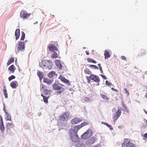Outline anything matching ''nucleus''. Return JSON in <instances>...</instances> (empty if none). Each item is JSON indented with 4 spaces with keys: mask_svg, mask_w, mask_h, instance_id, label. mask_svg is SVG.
<instances>
[{
    "mask_svg": "<svg viewBox=\"0 0 147 147\" xmlns=\"http://www.w3.org/2000/svg\"><path fill=\"white\" fill-rule=\"evenodd\" d=\"M95 138L94 137H92L89 140L92 144H93L95 141Z\"/></svg>",
    "mask_w": 147,
    "mask_h": 147,
    "instance_id": "c9c22d12",
    "label": "nucleus"
},
{
    "mask_svg": "<svg viewBox=\"0 0 147 147\" xmlns=\"http://www.w3.org/2000/svg\"><path fill=\"white\" fill-rule=\"evenodd\" d=\"M145 96L146 98H147V93L145 95Z\"/></svg>",
    "mask_w": 147,
    "mask_h": 147,
    "instance_id": "0e129e2a",
    "label": "nucleus"
},
{
    "mask_svg": "<svg viewBox=\"0 0 147 147\" xmlns=\"http://www.w3.org/2000/svg\"><path fill=\"white\" fill-rule=\"evenodd\" d=\"M129 140L128 139L125 140L124 142L122 144V147H128Z\"/></svg>",
    "mask_w": 147,
    "mask_h": 147,
    "instance_id": "412c9836",
    "label": "nucleus"
},
{
    "mask_svg": "<svg viewBox=\"0 0 147 147\" xmlns=\"http://www.w3.org/2000/svg\"><path fill=\"white\" fill-rule=\"evenodd\" d=\"M111 89L113 91H117L116 90V89H115L113 88H112Z\"/></svg>",
    "mask_w": 147,
    "mask_h": 147,
    "instance_id": "5fc2aeb1",
    "label": "nucleus"
},
{
    "mask_svg": "<svg viewBox=\"0 0 147 147\" xmlns=\"http://www.w3.org/2000/svg\"><path fill=\"white\" fill-rule=\"evenodd\" d=\"M76 147H86V145L84 143L80 142L76 144Z\"/></svg>",
    "mask_w": 147,
    "mask_h": 147,
    "instance_id": "b1692460",
    "label": "nucleus"
},
{
    "mask_svg": "<svg viewBox=\"0 0 147 147\" xmlns=\"http://www.w3.org/2000/svg\"><path fill=\"white\" fill-rule=\"evenodd\" d=\"M42 63L43 65L48 68L49 69H51L52 67V62L50 60H43Z\"/></svg>",
    "mask_w": 147,
    "mask_h": 147,
    "instance_id": "20e7f679",
    "label": "nucleus"
},
{
    "mask_svg": "<svg viewBox=\"0 0 147 147\" xmlns=\"http://www.w3.org/2000/svg\"><path fill=\"white\" fill-rule=\"evenodd\" d=\"M69 116V113L67 112H65L60 116L59 120L64 121L66 119H67Z\"/></svg>",
    "mask_w": 147,
    "mask_h": 147,
    "instance_id": "423d86ee",
    "label": "nucleus"
},
{
    "mask_svg": "<svg viewBox=\"0 0 147 147\" xmlns=\"http://www.w3.org/2000/svg\"><path fill=\"white\" fill-rule=\"evenodd\" d=\"M84 100L85 101H88L89 100V98H88L85 97L84 99Z\"/></svg>",
    "mask_w": 147,
    "mask_h": 147,
    "instance_id": "3c124183",
    "label": "nucleus"
},
{
    "mask_svg": "<svg viewBox=\"0 0 147 147\" xmlns=\"http://www.w3.org/2000/svg\"><path fill=\"white\" fill-rule=\"evenodd\" d=\"M118 127L119 128H121V126H119Z\"/></svg>",
    "mask_w": 147,
    "mask_h": 147,
    "instance_id": "69168bd1",
    "label": "nucleus"
},
{
    "mask_svg": "<svg viewBox=\"0 0 147 147\" xmlns=\"http://www.w3.org/2000/svg\"><path fill=\"white\" fill-rule=\"evenodd\" d=\"M100 70L101 73H103V71L102 70V68L101 67H100Z\"/></svg>",
    "mask_w": 147,
    "mask_h": 147,
    "instance_id": "603ef678",
    "label": "nucleus"
},
{
    "mask_svg": "<svg viewBox=\"0 0 147 147\" xmlns=\"http://www.w3.org/2000/svg\"><path fill=\"white\" fill-rule=\"evenodd\" d=\"M59 56V55L56 52H54L53 54L51 55V57L52 58H58Z\"/></svg>",
    "mask_w": 147,
    "mask_h": 147,
    "instance_id": "473e14b6",
    "label": "nucleus"
},
{
    "mask_svg": "<svg viewBox=\"0 0 147 147\" xmlns=\"http://www.w3.org/2000/svg\"><path fill=\"white\" fill-rule=\"evenodd\" d=\"M3 91H4V92H6L5 90H4Z\"/></svg>",
    "mask_w": 147,
    "mask_h": 147,
    "instance_id": "774afa93",
    "label": "nucleus"
},
{
    "mask_svg": "<svg viewBox=\"0 0 147 147\" xmlns=\"http://www.w3.org/2000/svg\"><path fill=\"white\" fill-rule=\"evenodd\" d=\"M106 84L108 86H109L111 85V84L107 80L106 81Z\"/></svg>",
    "mask_w": 147,
    "mask_h": 147,
    "instance_id": "a18cd8bd",
    "label": "nucleus"
},
{
    "mask_svg": "<svg viewBox=\"0 0 147 147\" xmlns=\"http://www.w3.org/2000/svg\"><path fill=\"white\" fill-rule=\"evenodd\" d=\"M128 147H136L135 145L132 142L129 140V143H128Z\"/></svg>",
    "mask_w": 147,
    "mask_h": 147,
    "instance_id": "f704fd0d",
    "label": "nucleus"
},
{
    "mask_svg": "<svg viewBox=\"0 0 147 147\" xmlns=\"http://www.w3.org/2000/svg\"><path fill=\"white\" fill-rule=\"evenodd\" d=\"M94 147H99V145H97L96 146H94Z\"/></svg>",
    "mask_w": 147,
    "mask_h": 147,
    "instance_id": "13d9d810",
    "label": "nucleus"
},
{
    "mask_svg": "<svg viewBox=\"0 0 147 147\" xmlns=\"http://www.w3.org/2000/svg\"><path fill=\"white\" fill-rule=\"evenodd\" d=\"M123 106L124 107V109H121V110L126 111L127 113H129V111L127 109L126 107L125 106L124 104H123Z\"/></svg>",
    "mask_w": 147,
    "mask_h": 147,
    "instance_id": "e433bc0d",
    "label": "nucleus"
},
{
    "mask_svg": "<svg viewBox=\"0 0 147 147\" xmlns=\"http://www.w3.org/2000/svg\"><path fill=\"white\" fill-rule=\"evenodd\" d=\"M58 78L60 80L63 82L67 84L68 85L70 84L69 81L68 80L65 79L64 77L63 76L61 75H60Z\"/></svg>",
    "mask_w": 147,
    "mask_h": 147,
    "instance_id": "f8f14e48",
    "label": "nucleus"
},
{
    "mask_svg": "<svg viewBox=\"0 0 147 147\" xmlns=\"http://www.w3.org/2000/svg\"><path fill=\"white\" fill-rule=\"evenodd\" d=\"M86 53L87 55H88L89 54V53L88 51H86Z\"/></svg>",
    "mask_w": 147,
    "mask_h": 147,
    "instance_id": "6e6d98bb",
    "label": "nucleus"
},
{
    "mask_svg": "<svg viewBox=\"0 0 147 147\" xmlns=\"http://www.w3.org/2000/svg\"><path fill=\"white\" fill-rule=\"evenodd\" d=\"M37 75L38 77L39 78V79L40 80H41L42 79L43 76V75L41 71H38L37 72Z\"/></svg>",
    "mask_w": 147,
    "mask_h": 147,
    "instance_id": "c85d7f7f",
    "label": "nucleus"
},
{
    "mask_svg": "<svg viewBox=\"0 0 147 147\" xmlns=\"http://www.w3.org/2000/svg\"><path fill=\"white\" fill-rule=\"evenodd\" d=\"M55 63L56 65L59 69H62V66L59 60H56L55 61Z\"/></svg>",
    "mask_w": 147,
    "mask_h": 147,
    "instance_id": "f3484780",
    "label": "nucleus"
},
{
    "mask_svg": "<svg viewBox=\"0 0 147 147\" xmlns=\"http://www.w3.org/2000/svg\"><path fill=\"white\" fill-rule=\"evenodd\" d=\"M144 111L145 113L146 114H147V111H146L145 110H144Z\"/></svg>",
    "mask_w": 147,
    "mask_h": 147,
    "instance_id": "bf43d9fd",
    "label": "nucleus"
},
{
    "mask_svg": "<svg viewBox=\"0 0 147 147\" xmlns=\"http://www.w3.org/2000/svg\"><path fill=\"white\" fill-rule=\"evenodd\" d=\"M31 15L30 13H28L25 10H22L20 13V16L23 19H26Z\"/></svg>",
    "mask_w": 147,
    "mask_h": 147,
    "instance_id": "39448f33",
    "label": "nucleus"
},
{
    "mask_svg": "<svg viewBox=\"0 0 147 147\" xmlns=\"http://www.w3.org/2000/svg\"><path fill=\"white\" fill-rule=\"evenodd\" d=\"M104 55L105 56V59H108L110 57V54L107 50H105V51Z\"/></svg>",
    "mask_w": 147,
    "mask_h": 147,
    "instance_id": "bb28decb",
    "label": "nucleus"
},
{
    "mask_svg": "<svg viewBox=\"0 0 147 147\" xmlns=\"http://www.w3.org/2000/svg\"><path fill=\"white\" fill-rule=\"evenodd\" d=\"M11 86L13 88H15L18 86V82L16 81H12L10 84Z\"/></svg>",
    "mask_w": 147,
    "mask_h": 147,
    "instance_id": "dca6fc26",
    "label": "nucleus"
},
{
    "mask_svg": "<svg viewBox=\"0 0 147 147\" xmlns=\"http://www.w3.org/2000/svg\"><path fill=\"white\" fill-rule=\"evenodd\" d=\"M121 111L119 109H118L117 111L113 115V116H114L113 120L115 122L117 120L121 115Z\"/></svg>",
    "mask_w": 147,
    "mask_h": 147,
    "instance_id": "0eeeda50",
    "label": "nucleus"
},
{
    "mask_svg": "<svg viewBox=\"0 0 147 147\" xmlns=\"http://www.w3.org/2000/svg\"><path fill=\"white\" fill-rule=\"evenodd\" d=\"M100 96L103 99L107 100H108V98L106 95L104 94H101Z\"/></svg>",
    "mask_w": 147,
    "mask_h": 147,
    "instance_id": "58836bf2",
    "label": "nucleus"
},
{
    "mask_svg": "<svg viewBox=\"0 0 147 147\" xmlns=\"http://www.w3.org/2000/svg\"><path fill=\"white\" fill-rule=\"evenodd\" d=\"M84 72L85 74L88 75H91L92 74V72L89 69L86 68L84 70Z\"/></svg>",
    "mask_w": 147,
    "mask_h": 147,
    "instance_id": "cd10ccee",
    "label": "nucleus"
},
{
    "mask_svg": "<svg viewBox=\"0 0 147 147\" xmlns=\"http://www.w3.org/2000/svg\"><path fill=\"white\" fill-rule=\"evenodd\" d=\"M4 95L5 96V97L6 98H7L8 96H7V92H4Z\"/></svg>",
    "mask_w": 147,
    "mask_h": 147,
    "instance_id": "49530a36",
    "label": "nucleus"
},
{
    "mask_svg": "<svg viewBox=\"0 0 147 147\" xmlns=\"http://www.w3.org/2000/svg\"><path fill=\"white\" fill-rule=\"evenodd\" d=\"M86 144L88 146H90L92 144L88 140L86 141Z\"/></svg>",
    "mask_w": 147,
    "mask_h": 147,
    "instance_id": "a19ab883",
    "label": "nucleus"
},
{
    "mask_svg": "<svg viewBox=\"0 0 147 147\" xmlns=\"http://www.w3.org/2000/svg\"><path fill=\"white\" fill-rule=\"evenodd\" d=\"M22 33V36H21V40H23L25 38V34L24 32L23 31H22L21 32Z\"/></svg>",
    "mask_w": 147,
    "mask_h": 147,
    "instance_id": "72a5a7b5",
    "label": "nucleus"
},
{
    "mask_svg": "<svg viewBox=\"0 0 147 147\" xmlns=\"http://www.w3.org/2000/svg\"><path fill=\"white\" fill-rule=\"evenodd\" d=\"M40 90L41 92H47L49 91V90L47 89V87L42 84L40 85Z\"/></svg>",
    "mask_w": 147,
    "mask_h": 147,
    "instance_id": "2eb2a0df",
    "label": "nucleus"
},
{
    "mask_svg": "<svg viewBox=\"0 0 147 147\" xmlns=\"http://www.w3.org/2000/svg\"><path fill=\"white\" fill-rule=\"evenodd\" d=\"M50 92H44V94L46 96H43V99L44 102L45 103L48 102V99L49 98V96L48 95L49 94V93Z\"/></svg>",
    "mask_w": 147,
    "mask_h": 147,
    "instance_id": "6ab92c4d",
    "label": "nucleus"
},
{
    "mask_svg": "<svg viewBox=\"0 0 147 147\" xmlns=\"http://www.w3.org/2000/svg\"><path fill=\"white\" fill-rule=\"evenodd\" d=\"M38 116H39L41 115V113H38Z\"/></svg>",
    "mask_w": 147,
    "mask_h": 147,
    "instance_id": "052dcab7",
    "label": "nucleus"
},
{
    "mask_svg": "<svg viewBox=\"0 0 147 147\" xmlns=\"http://www.w3.org/2000/svg\"><path fill=\"white\" fill-rule=\"evenodd\" d=\"M65 124L66 123L65 122L61 121V120H59L57 125L59 127L58 129L59 131H60L61 129H63V127L65 126Z\"/></svg>",
    "mask_w": 147,
    "mask_h": 147,
    "instance_id": "1a4fd4ad",
    "label": "nucleus"
},
{
    "mask_svg": "<svg viewBox=\"0 0 147 147\" xmlns=\"http://www.w3.org/2000/svg\"><path fill=\"white\" fill-rule=\"evenodd\" d=\"M56 74L55 72L52 71L50 72L48 74V76L50 78H52L56 76Z\"/></svg>",
    "mask_w": 147,
    "mask_h": 147,
    "instance_id": "a878e982",
    "label": "nucleus"
},
{
    "mask_svg": "<svg viewBox=\"0 0 147 147\" xmlns=\"http://www.w3.org/2000/svg\"><path fill=\"white\" fill-rule=\"evenodd\" d=\"M127 93V96H128L129 95V92H126Z\"/></svg>",
    "mask_w": 147,
    "mask_h": 147,
    "instance_id": "680f3d73",
    "label": "nucleus"
},
{
    "mask_svg": "<svg viewBox=\"0 0 147 147\" xmlns=\"http://www.w3.org/2000/svg\"><path fill=\"white\" fill-rule=\"evenodd\" d=\"M120 110H121V109H124V108H120Z\"/></svg>",
    "mask_w": 147,
    "mask_h": 147,
    "instance_id": "338daca9",
    "label": "nucleus"
},
{
    "mask_svg": "<svg viewBox=\"0 0 147 147\" xmlns=\"http://www.w3.org/2000/svg\"><path fill=\"white\" fill-rule=\"evenodd\" d=\"M41 96L42 97H43V96H45L44 95H43V94H41Z\"/></svg>",
    "mask_w": 147,
    "mask_h": 147,
    "instance_id": "e2e57ef3",
    "label": "nucleus"
},
{
    "mask_svg": "<svg viewBox=\"0 0 147 147\" xmlns=\"http://www.w3.org/2000/svg\"><path fill=\"white\" fill-rule=\"evenodd\" d=\"M147 127V125H142V127H141V129H144L145 128H146V127Z\"/></svg>",
    "mask_w": 147,
    "mask_h": 147,
    "instance_id": "c03bdc74",
    "label": "nucleus"
},
{
    "mask_svg": "<svg viewBox=\"0 0 147 147\" xmlns=\"http://www.w3.org/2000/svg\"><path fill=\"white\" fill-rule=\"evenodd\" d=\"M25 46L24 42L20 41L18 43V46L17 48L18 50L19 51L20 50H22L24 49Z\"/></svg>",
    "mask_w": 147,
    "mask_h": 147,
    "instance_id": "9d476101",
    "label": "nucleus"
},
{
    "mask_svg": "<svg viewBox=\"0 0 147 147\" xmlns=\"http://www.w3.org/2000/svg\"><path fill=\"white\" fill-rule=\"evenodd\" d=\"M92 131L90 129H88L81 135V138L83 139H87L92 136Z\"/></svg>",
    "mask_w": 147,
    "mask_h": 147,
    "instance_id": "7ed1b4c3",
    "label": "nucleus"
},
{
    "mask_svg": "<svg viewBox=\"0 0 147 147\" xmlns=\"http://www.w3.org/2000/svg\"><path fill=\"white\" fill-rule=\"evenodd\" d=\"M15 35L16 40L18 39L19 38L20 35V30L19 29H16L15 32Z\"/></svg>",
    "mask_w": 147,
    "mask_h": 147,
    "instance_id": "5701e85b",
    "label": "nucleus"
},
{
    "mask_svg": "<svg viewBox=\"0 0 147 147\" xmlns=\"http://www.w3.org/2000/svg\"><path fill=\"white\" fill-rule=\"evenodd\" d=\"M82 120L78 118H75L72 119L71 121L72 124L74 125L82 121Z\"/></svg>",
    "mask_w": 147,
    "mask_h": 147,
    "instance_id": "4468645a",
    "label": "nucleus"
},
{
    "mask_svg": "<svg viewBox=\"0 0 147 147\" xmlns=\"http://www.w3.org/2000/svg\"><path fill=\"white\" fill-rule=\"evenodd\" d=\"M87 61L88 62H92L94 63H96V61L90 58H88L87 59Z\"/></svg>",
    "mask_w": 147,
    "mask_h": 147,
    "instance_id": "4c0bfd02",
    "label": "nucleus"
},
{
    "mask_svg": "<svg viewBox=\"0 0 147 147\" xmlns=\"http://www.w3.org/2000/svg\"><path fill=\"white\" fill-rule=\"evenodd\" d=\"M144 138V140L147 139V133H145L143 136Z\"/></svg>",
    "mask_w": 147,
    "mask_h": 147,
    "instance_id": "37998d69",
    "label": "nucleus"
},
{
    "mask_svg": "<svg viewBox=\"0 0 147 147\" xmlns=\"http://www.w3.org/2000/svg\"><path fill=\"white\" fill-rule=\"evenodd\" d=\"M76 129H75V127H74L73 129L69 130V137L72 141L75 142H78L80 141V138L77 134L78 130Z\"/></svg>",
    "mask_w": 147,
    "mask_h": 147,
    "instance_id": "f257e3e1",
    "label": "nucleus"
},
{
    "mask_svg": "<svg viewBox=\"0 0 147 147\" xmlns=\"http://www.w3.org/2000/svg\"><path fill=\"white\" fill-rule=\"evenodd\" d=\"M89 67H92L93 68H94V69H98V67H97L96 65H90Z\"/></svg>",
    "mask_w": 147,
    "mask_h": 147,
    "instance_id": "79ce46f5",
    "label": "nucleus"
},
{
    "mask_svg": "<svg viewBox=\"0 0 147 147\" xmlns=\"http://www.w3.org/2000/svg\"><path fill=\"white\" fill-rule=\"evenodd\" d=\"M16 77L15 76L13 75H11L9 77L8 80L9 81H10L13 79H15Z\"/></svg>",
    "mask_w": 147,
    "mask_h": 147,
    "instance_id": "ea45409f",
    "label": "nucleus"
},
{
    "mask_svg": "<svg viewBox=\"0 0 147 147\" xmlns=\"http://www.w3.org/2000/svg\"><path fill=\"white\" fill-rule=\"evenodd\" d=\"M43 81V82L47 83L48 84H51L53 82V80H49L47 78H44Z\"/></svg>",
    "mask_w": 147,
    "mask_h": 147,
    "instance_id": "393cba45",
    "label": "nucleus"
},
{
    "mask_svg": "<svg viewBox=\"0 0 147 147\" xmlns=\"http://www.w3.org/2000/svg\"><path fill=\"white\" fill-rule=\"evenodd\" d=\"M3 110L5 113L6 116V117L5 118V119L7 121H11V117L10 115H9V114L8 112H7L6 111L5 109V107L4 103H3Z\"/></svg>",
    "mask_w": 147,
    "mask_h": 147,
    "instance_id": "ddd939ff",
    "label": "nucleus"
},
{
    "mask_svg": "<svg viewBox=\"0 0 147 147\" xmlns=\"http://www.w3.org/2000/svg\"><path fill=\"white\" fill-rule=\"evenodd\" d=\"M14 125L12 123H8L6 125V128L8 130H10L11 128H13Z\"/></svg>",
    "mask_w": 147,
    "mask_h": 147,
    "instance_id": "4be33fe9",
    "label": "nucleus"
},
{
    "mask_svg": "<svg viewBox=\"0 0 147 147\" xmlns=\"http://www.w3.org/2000/svg\"><path fill=\"white\" fill-rule=\"evenodd\" d=\"M144 122L145 123H146V124L147 125V120L146 119H144Z\"/></svg>",
    "mask_w": 147,
    "mask_h": 147,
    "instance_id": "864d4df0",
    "label": "nucleus"
},
{
    "mask_svg": "<svg viewBox=\"0 0 147 147\" xmlns=\"http://www.w3.org/2000/svg\"><path fill=\"white\" fill-rule=\"evenodd\" d=\"M63 86L61 84H59L55 83L53 85V88L54 90H58L63 89V88L62 87V86Z\"/></svg>",
    "mask_w": 147,
    "mask_h": 147,
    "instance_id": "6e6552de",
    "label": "nucleus"
},
{
    "mask_svg": "<svg viewBox=\"0 0 147 147\" xmlns=\"http://www.w3.org/2000/svg\"><path fill=\"white\" fill-rule=\"evenodd\" d=\"M86 78L88 81V82L89 83L90 82V80H92L98 83V85L99 84V82L100 81V79L98 76L92 74L89 76H86Z\"/></svg>",
    "mask_w": 147,
    "mask_h": 147,
    "instance_id": "f03ea898",
    "label": "nucleus"
},
{
    "mask_svg": "<svg viewBox=\"0 0 147 147\" xmlns=\"http://www.w3.org/2000/svg\"><path fill=\"white\" fill-rule=\"evenodd\" d=\"M98 66L99 67V68H100V67H101L100 63L98 64Z\"/></svg>",
    "mask_w": 147,
    "mask_h": 147,
    "instance_id": "4d7b16f0",
    "label": "nucleus"
},
{
    "mask_svg": "<svg viewBox=\"0 0 147 147\" xmlns=\"http://www.w3.org/2000/svg\"><path fill=\"white\" fill-rule=\"evenodd\" d=\"M49 50L51 51H57V48L54 45L49 44L47 47Z\"/></svg>",
    "mask_w": 147,
    "mask_h": 147,
    "instance_id": "9b49d317",
    "label": "nucleus"
},
{
    "mask_svg": "<svg viewBox=\"0 0 147 147\" xmlns=\"http://www.w3.org/2000/svg\"><path fill=\"white\" fill-rule=\"evenodd\" d=\"M14 61V58L13 57H11L10 59L8 61L7 64V65H9L10 64L12 63Z\"/></svg>",
    "mask_w": 147,
    "mask_h": 147,
    "instance_id": "c756f323",
    "label": "nucleus"
},
{
    "mask_svg": "<svg viewBox=\"0 0 147 147\" xmlns=\"http://www.w3.org/2000/svg\"><path fill=\"white\" fill-rule=\"evenodd\" d=\"M0 118H1V119H0L1 121V123H3V119H2V117L1 115H0Z\"/></svg>",
    "mask_w": 147,
    "mask_h": 147,
    "instance_id": "8fccbe9b",
    "label": "nucleus"
},
{
    "mask_svg": "<svg viewBox=\"0 0 147 147\" xmlns=\"http://www.w3.org/2000/svg\"><path fill=\"white\" fill-rule=\"evenodd\" d=\"M0 129L1 131L3 132L4 131L5 128L3 123H0Z\"/></svg>",
    "mask_w": 147,
    "mask_h": 147,
    "instance_id": "7c9ffc66",
    "label": "nucleus"
},
{
    "mask_svg": "<svg viewBox=\"0 0 147 147\" xmlns=\"http://www.w3.org/2000/svg\"><path fill=\"white\" fill-rule=\"evenodd\" d=\"M16 69L15 66L13 65H11L8 68V70L11 73H14Z\"/></svg>",
    "mask_w": 147,
    "mask_h": 147,
    "instance_id": "aec40b11",
    "label": "nucleus"
},
{
    "mask_svg": "<svg viewBox=\"0 0 147 147\" xmlns=\"http://www.w3.org/2000/svg\"><path fill=\"white\" fill-rule=\"evenodd\" d=\"M102 124H103L106 125L109 128V129L110 130H112L113 129V128L112 127V126H111V125H110L108 124L107 123L105 122H102Z\"/></svg>",
    "mask_w": 147,
    "mask_h": 147,
    "instance_id": "2f4dec72",
    "label": "nucleus"
},
{
    "mask_svg": "<svg viewBox=\"0 0 147 147\" xmlns=\"http://www.w3.org/2000/svg\"><path fill=\"white\" fill-rule=\"evenodd\" d=\"M121 59L123 60H126V58L125 56H121Z\"/></svg>",
    "mask_w": 147,
    "mask_h": 147,
    "instance_id": "09e8293b",
    "label": "nucleus"
},
{
    "mask_svg": "<svg viewBox=\"0 0 147 147\" xmlns=\"http://www.w3.org/2000/svg\"><path fill=\"white\" fill-rule=\"evenodd\" d=\"M87 124L86 122H84L81 124L74 126L75 129H77V130H79L80 128H82L83 126L86 125Z\"/></svg>",
    "mask_w": 147,
    "mask_h": 147,
    "instance_id": "a211bd4d",
    "label": "nucleus"
},
{
    "mask_svg": "<svg viewBox=\"0 0 147 147\" xmlns=\"http://www.w3.org/2000/svg\"><path fill=\"white\" fill-rule=\"evenodd\" d=\"M101 76L103 79H107V78L105 76L102 75H101Z\"/></svg>",
    "mask_w": 147,
    "mask_h": 147,
    "instance_id": "de8ad7c7",
    "label": "nucleus"
}]
</instances>
